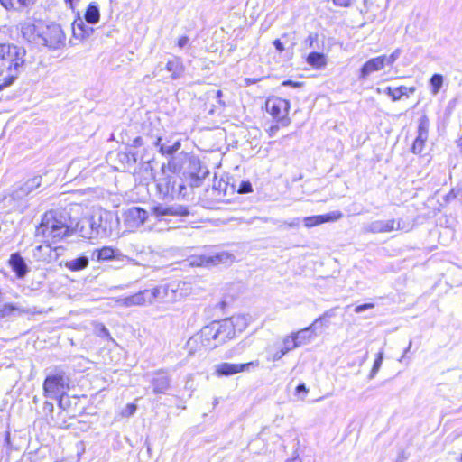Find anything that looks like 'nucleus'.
I'll return each instance as SVG.
<instances>
[{
    "label": "nucleus",
    "instance_id": "obj_46",
    "mask_svg": "<svg viewBox=\"0 0 462 462\" xmlns=\"http://www.w3.org/2000/svg\"><path fill=\"white\" fill-rule=\"evenodd\" d=\"M300 219L299 217H295L293 218L291 221L290 222H287V221H284L281 226L280 227H283V226H287V227H290V228H294V227H298L300 226Z\"/></svg>",
    "mask_w": 462,
    "mask_h": 462
},
{
    "label": "nucleus",
    "instance_id": "obj_43",
    "mask_svg": "<svg viewBox=\"0 0 462 462\" xmlns=\"http://www.w3.org/2000/svg\"><path fill=\"white\" fill-rule=\"evenodd\" d=\"M303 223L306 227H313L319 225L317 216L305 217Z\"/></svg>",
    "mask_w": 462,
    "mask_h": 462
},
{
    "label": "nucleus",
    "instance_id": "obj_21",
    "mask_svg": "<svg viewBox=\"0 0 462 462\" xmlns=\"http://www.w3.org/2000/svg\"><path fill=\"white\" fill-rule=\"evenodd\" d=\"M8 263L17 279H23L30 271L24 258L17 252L11 254Z\"/></svg>",
    "mask_w": 462,
    "mask_h": 462
},
{
    "label": "nucleus",
    "instance_id": "obj_58",
    "mask_svg": "<svg viewBox=\"0 0 462 462\" xmlns=\"http://www.w3.org/2000/svg\"><path fill=\"white\" fill-rule=\"evenodd\" d=\"M280 126H281V125H280L278 123H276V125H272V126L270 127V129H269L270 135H271V136H272V135H274V134H276V132L279 130V127H280Z\"/></svg>",
    "mask_w": 462,
    "mask_h": 462
},
{
    "label": "nucleus",
    "instance_id": "obj_41",
    "mask_svg": "<svg viewBox=\"0 0 462 462\" xmlns=\"http://www.w3.org/2000/svg\"><path fill=\"white\" fill-rule=\"evenodd\" d=\"M240 194H247L253 191L252 184L249 180H243L240 182L238 189Z\"/></svg>",
    "mask_w": 462,
    "mask_h": 462
},
{
    "label": "nucleus",
    "instance_id": "obj_10",
    "mask_svg": "<svg viewBox=\"0 0 462 462\" xmlns=\"http://www.w3.org/2000/svg\"><path fill=\"white\" fill-rule=\"evenodd\" d=\"M152 214L158 220H166L168 217H188L189 210L188 207L178 203L171 205L159 203L152 208Z\"/></svg>",
    "mask_w": 462,
    "mask_h": 462
},
{
    "label": "nucleus",
    "instance_id": "obj_16",
    "mask_svg": "<svg viewBox=\"0 0 462 462\" xmlns=\"http://www.w3.org/2000/svg\"><path fill=\"white\" fill-rule=\"evenodd\" d=\"M428 132H429V119L427 116H423L420 118L419 125H418V135L415 138L412 146L411 152L414 154H420L425 146V143L428 139Z\"/></svg>",
    "mask_w": 462,
    "mask_h": 462
},
{
    "label": "nucleus",
    "instance_id": "obj_24",
    "mask_svg": "<svg viewBox=\"0 0 462 462\" xmlns=\"http://www.w3.org/2000/svg\"><path fill=\"white\" fill-rule=\"evenodd\" d=\"M32 257L37 262L49 263L52 259V247L51 245H39L32 250Z\"/></svg>",
    "mask_w": 462,
    "mask_h": 462
},
{
    "label": "nucleus",
    "instance_id": "obj_13",
    "mask_svg": "<svg viewBox=\"0 0 462 462\" xmlns=\"http://www.w3.org/2000/svg\"><path fill=\"white\" fill-rule=\"evenodd\" d=\"M259 361H252L245 364L221 363L216 366L218 376H230L238 373L248 371L250 367H257Z\"/></svg>",
    "mask_w": 462,
    "mask_h": 462
},
{
    "label": "nucleus",
    "instance_id": "obj_44",
    "mask_svg": "<svg viewBox=\"0 0 462 462\" xmlns=\"http://www.w3.org/2000/svg\"><path fill=\"white\" fill-rule=\"evenodd\" d=\"M43 414L45 416H51L54 411V405L52 402L46 401L43 404Z\"/></svg>",
    "mask_w": 462,
    "mask_h": 462
},
{
    "label": "nucleus",
    "instance_id": "obj_17",
    "mask_svg": "<svg viewBox=\"0 0 462 462\" xmlns=\"http://www.w3.org/2000/svg\"><path fill=\"white\" fill-rule=\"evenodd\" d=\"M96 222V234L97 236L106 237L112 232V215L110 212H103L98 215H93Z\"/></svg>",
    "mask_w": 462,
    "mask_h": 462
},
{
    "label": "nucleus",
    "instance_id": "obj_34",
    "mask_svg": "<svg viewBox=\"0 0 462 462\" xmlns=\"http://www.w3.org/2000/svg\"><path fill=\"white\" fill-rule=\"evenodd\" d=\"M444 83V77L442 74L434 73L429 79L430 91L433 96L439 94Z\"/></svg>",
    "mask_w": 462,
    "mask_h": 462
},
{
    "label": "nucleus",
    "instance_id": "obj_39",
    "mask_svg": "<svg viewBox=\"0 0 462 462\" xmlns=\"http://www.w3.org/2000/svg\"><path fill=\"white\" fill-rule=\"evenodd\" d=\"M401 53H402V51H401V49L398 48V49L394 50L389 56H387V55H381V56L383 59V62L385 65L392 66L397 60V59L400 57Z\"/></svg>",
    "mask_w": 462,
    "mask_h": 462
},
{
    "label": "nucleus",
    "instance_id": "obj_33",
    "mask_svg": "<svg viewBox=\"0 0 462 462\" xmlns=\"http://www.w3.org/2000/svg\"><path fill=\"white\" fill-rule=\"evenodd\" d=\"M217 321H213L209 325L205 326L201 329V337L205 341L209 342L210 340L217 343Z\"/></svg>",
    "mask_w": 462,
    "mask_h": 462
},
{
    "label": "nucleus",
    "instance_id": "obj_28",
    "mask_svg": "<svg viewBox=\"0 0 462 462\" xmlns=\"http://www.w3.org/2000/svg\"><path fill=\"white\" fill-rule=\"evenodd\" d=\"M166 69L171 72V78L175 80L180 79L184 72V65L182 60L180 57H173L169 60L166 64Z\"/></svg>",
    "mask_w": 462,
    "mask_h": 462
},
{
    "label": "nucleus",
    "instance_id": "obj_32",
    "mask_svg": "<svg viewBox=\"0 0 462 462\" xmlns=\"http://www.w3.org/2000/svg\"><path fill=\"white\" fill-rule=\"evenodd\" d=\"M307 63L314 69H321L326 66L327 59L324 53L312 51L306 59Z\"/></svg>",
    "mask_w": 462,
    "mask_h": 462
},
{
    "label": "nucleus",
    "instance_id": "obj_29",
    "mask_svg": "<svg viewBox=\"0 0 462 462\" xmlns=\"http://www.w3.org/2000/svg\"><path fill=\"white\" fill-rule=\"evenodd\" d=\"M416 90V88L414 87H411V88H407V87H404V86H401V87H398V88H392L391 87H387L384 90H383V93H385L386 95H388L393 101H398L400 100L403 96H406L408 97L407 95V91H409L410 93H414Z\"/></svg>",
    "mask_w": 462,
    "mask_h": 462
},
{
    "label": "nucleus",
    "instance_id": "obj_54",
    "mask_svg": "<svg viewBox=\"0 0 462 462\" xmlns=\"http://www.w3.org/2000/svg\"><path fill=\"white\" fill-rule=\"evenodd\" d=\"M273 46L275 47L276 51L279 52H282L284 51L283 43L279 39H276L273 41Z\"/></svg>",
    "mask_w": 462,
    "mask_h": 462
},
{
    "label": "nucleus",
    "instance_id": "obj_19",
    "mask_svg": "<svg viewBox=\"0 0 462 462\" xmlns=\"http://www.w3.org/2000/svg\"><path fill=\"white\" fill-rule=\"evenodd\" d=\"M385 64L382 56L371 58L366 60L359 69L358 79L365 80L368 77L376 71H380L384 68Z\"/></svg>",
    "mask_w": 462,
    "mask_h": 462
},
{
    "label": "nucleus",
    "instance_id": "obj_61",
    "mask_svg": "<svg viewBox=\"0 0 462 462\" xmlns=\"http://www.w3.org/2000/svg\"><path fill=\"white\" fill-rule=\"evenodd\" d=\"M5 444L6 446H10L11 445V438H10V432L9 431H5Z\"/></svg>",
    "mask_w": 462,
    "mask_h": 462
},
{
    "label": "nucleus",
    "instance_id": "obj_49",
    "mask_svg": "<svg viewBox=\"0 0 462 462\" xmlns=\"http://www.w3.org/2000/svg\"><path fill=\"white\" fill-rule=\"evenodd\" d=\"M165 166L168 168V170L171 172V173H175L177 171H178V165L174 160V158H171L169 161H168V163L167 165L165 164Z\"/></svg>",
    "mask_w": 462,
    "mask_h": 462
},
{
    "label": "nucleus",
    "instance_id": "obj_8",
    "mask_svg": "<svg viewBox=\"0 0 462 462\" xmlns=\"http://www.w3.org/2000/svg\"><path fill=\"white\" fill-rule=\"evenodd\" d=\"M49 49L58 50L65 44V34L60 25L52 23L41 32L39 43Z\"/></svg>",
    "mask_w": 462,
    "mask_h": 462
},
{
    "label": "nucleus",
    "instance_id": "obj_48",
    "mask_svg": "<svg viewBox=\"0 0 462 462\" xmlns=\"http://www.w3.org/2000/svg\"><path fill=\"white\" fill-rule=\"evenodd\" d=\"M334 5L341 7L350 6L356 0H332Z\"/></svg>",
    "mask_w": 462,
    "mask_h": 462
},
{
    "label": "nucleus",
    "instance_id": "obj_9",
    "mask_svg": "<svg viewBox=\"0 0 462 462\" xmlns=\"http://www.w3.org/2000/svg\"><path fill=\"white\" fill-rule=\"evenodd\" d=\"M107 161L112 163L116 171H132L135 169L137 155L128 151V149L125 152H110L107 155Z\"/></svg>",
    "mask_w": 462,
    "mask_h": 462
},
{
    "label": "nucleus",
    "instance_id": "obj_15",
    "mask_svg": "<svg viewBox=\"0 0 462 462\" xmlns=\"http://www.w3.org/2000/svg\"><path fill=\"white\" fill-rule=\"evenodd\" d=\"M36 313H41V311H37L35 307H24L22 306L20 303H5L0 306V319L21 316L23 314Z\"/></svg>",
    "mask_w": 462,
    "mask_h": 462
},
{
    "label": "nucleus",
    "instance_id": "obj_7",
    "mask_svg": "<svg viewBox=\"0 0 462 462\" xmlns=\"http://www.w3.org/2000/svg\"><path fill=\"white\" fill-rule=\"evenodd\" d=\"M267 112L271 114L273 118L281 126H288L291 124V119L288 116L291 107L290 102L283 98H269L265 102Z\"/></svg>",
    "mask_w": 462,
    "mask_h": 462
},
{
    "label": "nucleus",
    "instance_id": "obj_31",
    "mask_svg": "<svg viewBox=\"0 0 462 462\" xmlns=\"http://www.w3.org/2000/svg\"><path fill=\"white\" fill-rule=\"evenodd\" d=\"M316 326L312 323L310 327L300 329L296 333H292L299 346L306 344L310 338L316 336L315 329Z\"/></svg>",
    "mask_w": 462,
    "mask_h": 462
},
{
    "label": "nucleus",
    "instance_id": "obj_56",
    "mask_svg": "<svg viewBox=\"0 0 462 462\" xmlns=\"http://www.w3.org/2000/svg\"><path fill=\"white\" fill-rule=\"evenodd\" d=\"M136 411V405L135 404H128L126 406V409H125V414H127V415H133Z\"/></svg>",
    "mask_w": 462,
    "mask_h": 462
},
{
    "label": "nucleus",
    "instance_id": "obj_47",
    "mask_svg": "<svg viewBox=\"0 0 462 462\" xmlns=\"http://www.w3.org/2000/svg\"><path fill=\"white\" fill-rule=\"evenodd\" d=\"M302 85V82L293 81L291 79H287L282 82V86L290 88H300Z\"/></svg>",
    "mask_w": 462,
    "mask_h": 462
},
{
    "label": "nucleus",
    "instance_id": "obj_23",
    "mask_svg": "<svg viewBox=\"0 0 462 462\" xmlns=\"http://www.w3.org/2000/svg\"><path fill=\"white\" fill-rule=\"evenodd\" d=\"M21 33L27 42L39 43L41 31L33 23L26 21L21 23Z\"/></svg>",
    "mask_w": 462,
    "mask_h": 462
},
{
    "label": "nucleus",
    "instance_id": "obj_1",
    "mask_svg": "<svg viewBox=\"0 0 462 462\" xmlns=\"http://www.w3.org/2000/svg\"><path fill=\"white\" fill-rule=\"evenodd\" d=\"M96 230L95 217H86L76 221L66 209H51L42 217L35 235L55 244L76 234L85 239L97 238Z\"/></svg>",
    "mask_w": 462,
    "mask_h": 462
},
{
    "label": "nucleus",
    "instance_id": "obj_50",
    "mask_svg": "<svg viewBox=\"0 0 462 462\" xmlns=\"http://www.w3.org/2000/svg\"><path fill=\"white\" fill-rule=\"evenodd\" d=\"M142 299H143V297L140 294L134 295V296L126 299V304L127 305L139 304Z\"/></svg>",
    "mask_w": 462,
    "mask_h": 462
},
{
    "label": "nucleus",
    "instance_id": "obj_55",
    "mask_svg": "<svg viewBox=\"0 0 462 462\" xmlns=\"http://www.w3.org/2000/svg\"><path fill=\"white\" fill-rule=\"evenodd\" d=\"M36 0H17L21 7H28L32 5Z\"/></svg>",
    "mask_w": 462,
    "mask_h": 462
},
{
    "label": "nucleus",
    "instance_id": "obj_25",
    "mask_svg": "<svg viewBox=\"0 0 462 462\" xmlns=\"http://www.w3.org/2000/svg\"><path fill=\"white\" fill-rule=\"evenodd\" d=\"M64 267L71 272H80L86 269L89 264V258L85 254H80L75 258L66 260Z\"/></svg>",
    "mask_w": 462,
    "mask_h": 462
},
{
    "label": "nucleus",
    "instance_id": "obj_26",
    "mask_svg": "<svg viewBox=\"0 0 462 462\" xmlns=\"http://www.w3.org/2000/svg\"><path fill=\"white\" fill-rule=\"evenodd\" d=\"M162 137H158L154 142V145L159 148V152L162 155L172 156L181 146L180 140H177L172 143H171L170 141L162 143Z\"/></svg>",
    "mask_w": 462,
    "mask_h": 462
},
{
    "label": "nucleus",
    "instance_id": "obj_52",
    "mask_svg": "<svg viewBox=\"0 0 462 462\" xmlns=\"http://www.w3.org/2000/svg\"><path fill=\"white\" fill-rule=\"evenodd\" d=\"M318 41V34L317 33H311L308 36L306 39V43L309 45L310 48L313 47V44L315 42Z\"/></svg>",
    "mask_w": 462,
    "mask_h": 462
},
{
    "label": "nucleus",
    "instance_id": "obj_64",
    "mask_svg": "<svg viewBox=\"0 0 462 462\" xmlns=\"http://www.w3.org/2000/svg\"><path fill=\"white\" fill-rule=\"evenodd\" d=\"M286 462H301V460L298 456H295L292 458L287 459Z\"/></svg>",
    "mask_w": 462,
    "mask_h": 462
},
{
    "label": "nucleus",
    "instance_id": "obj_3",
    "mask_svg": "<svg viewBox=\"0 0 462 462\" xmlns=\"http://www.w3.org/2000/svg\"><path fill=\"white\" fill-rule=\"evenodd\" d=\"M70 383L69 373L61 365L54 366L43 381L42 388L45 397H63L69 390Z\"/></svg>",
    "mask_w": 462,
    "mask_h": 462
},
{
    "label": "nucleus",
    "instance_id": "obj_11",
    "mask_svg": "<svg viewBox=\"0 0 462 462\" xmlns=\"http://www.w3.org/2000/svg\"><path fill=\"white\" fill-rule=\"evenodd\" d=\"M208 173L209 171L207 167L202 166L199 159L194 157L189 159L188 174L191 187L200 186L202 180H204Z\"/></svg>",
    "mask_w": 462,
    "mask_h": 462
},
{
    "label": "nucleus",
    "instance_id": "obj_12",
    "mask_svg": "<svg viewBox=\"0 0 462 462\" xmlns=\"http://www.w3.org/2000/svg\"><path fill=\"white\" fill-rule=\"evenodd\" d=\"M148 212L140 207H132L124 213V221L127 227L137 228L148 218Z\"/></svg>",
    "mask_w": 462,
    "mask_h": 462
},
{
    "label": "nucleus",
    "instance_id": "obj_37",
    "mask_svg": "<svg viewBox=\"0 0 462 462\" xmlns=\"http://www.w3.org/2000/svg\"><path fill=\"white\" fill-rule=\"evenodd\" d=\"M383 360V352H379L377 354V356H376L374 362L373 367L370 371L369 379H373L376 375V374L378 373V371L380 370V368L382 366Z\"/></svg>",
    "mask_w": 462,
    "mask_h": 462
},
{
    "label": "nucleus",
    "instance_id": "obj_4",
    "mask_svg": "<svg viewBox=\"0 0 462 462\" xmlns=\"http://www.w3.org/2000/svg\"><path fill=\"white\" fill-rule=\"evenodd\" d=\"M166 166L163 163L161 167V174L159 177H154V182L156 189L162 199L166 198H185L186 197V186L180 182L177 185V178L174 175L166 174Z\"/></svg>",
    "mask_w": 462,
    "mask_h": 462
},
{
    "label": "nucleus",
    "instance_id": "obj_36",
    "mask_svg": "<svg viewBox=\"0 0 462 462\" xmlns=\"http://www.w3.org/2000/svg\"><path fill=\"white\" fill-rule=\"evenodd\" d=\"M297 342L298 341H296L294 336L291 334L283 339L282 348L284 350V352L288 353L289 351L300 346Z\"/></svg>",
    "mask_w": 462,
    "mask_h": 462
},
{
    "label": "nucleus",
    "instance_id": "obj_60",
    "mask_svg": "<svg viewBox=\"0 0 462 462\" xmlns=\"http://www.w3.org/2000/svg\"><path fill=\"white\" fill-rule=\"evenodd\" d=\"M258 81H259V79H254H254H252V78H245V84L247 86L252 85V84H255Z\"/></svg>",
    "mask_w": 462,
    "mask_h": 462
},
{
    "label": "nucleus",
    "instance_id": "obj_42",
    "mask_svg": "<svg viewBox=\"0 0 462 462\" xmlns=\"http://www.w3.org/2000/svg\"><path fill=\"white\" fill-rule=\"evenodd\" d=\"M97 335L102 337L111 338L109 330L103 324H98L96 327Z\"/></svg>",
    "mask_w": 462,
    "mask_h": 462
},
{
    "label": "nucleus",
    "instance_id": "obj_57",
    "mask_svg": "<svg viewBox=\"0 0 462 462\" xmlns=\"http://www.w3.org/2000/svg\"><path fill=\"white\" fill-rule=\"evenodd\" d=\"M296 393L298 394L303 393H308V388L306 387L305 383H300L297 385L296 387Z\"/></svg>",
    "mask_w": 462,
    "mask_h": 462
},
{
    "label": "nucleus",
    "instance_id": "obj_22",
    "mask_svg": "<svg viewBox=\"0 0 462 462\" xmlns=\"http://www.w3.org/2000/svg\"><path fill=\"white\" fill-rule=\"evenodd\" d=\"M150 383L152 386L153 393L164 394L171 386V379L166 374L158 372L152 375Z\"/></svg>",
    "mask_w": 462,
    "mask_h": 462
},
{
    "label": "nucleus",
    "instance_id": "obj_63",
    "mask_svg": "<svg viewBox=\"0 0 462 462\" xmlns=\"http://www.w3.org/2000/svg\"><path fill=\"white\" fill-rule=\"evenodd\" d=\"M397 458H398V459H402V461L404 462V461L408 458V457L405 455V452L402 450V451H401V452L399 453V455H398V457H397Z\"/></svg>",
    "mask_w": 462,
    "mask_h": 462
},
{
    "label": "nucleus",
    "instance_id": "obj_45",
    "mask_svg": "<svg viewBox=\"0 0 462 462\" xmlns=\"http://www.w3.org/2000/svg\"><path fill=\"white\" fill-rule=\"evenodd\" d=\"M374 307V303H364V304H361V305H358L355 308L354 311L356 313H361L363 311H365L367 310H371Z\"/></svg>",
    "mask_w": 462,
    "mask_h": 462
},
{
    "label": "nucleus",
    "instance_id": "obj_27",
    "mask_svg": "<svg viewBox=\"0 0 462 462\" xmlns=\"http://www.w3.org/2000/svg\"><path fill=\"white\" fill-rule=\"evenodd\" d=\"M94 28L87 25L85 21L78 18L73 23V35L79 39H86L93 34Z\"/></svg>",
    "mask_w": 462,
    "mask_h": 462
},
{
    "label": "nucleus",
    "instance_id": "obj_38",
    "mask_svg": "<svg viewBox=\"0 0 462 462\" xmlns=\"http://www.w3.org/2000/svg\"><path fill=\"white\" fill-rule=\"evenodd\" d=\"M335 310H336V308L330 309V310L325 311L319 318L316 319L313 321L314 326H316L318 328L319 326H322L323 322H328V320L330 318H332L336 315Z\"/></svg>",
    "mask_w": 462,
    "mask_h": 462
},
{
    "label": "nucleus",
    "instance_id": "obj_6",
    "mask_svg": "<svg viewBox=\"0 0 462 462\" xmlns=\"http://www.w3.org/2000/svg\"><path fill=\"white\" fill-rule=\"evenodd\" d=\"M42 184V177L34 176L23 184L15 187L9 195L11 200L14 202L13 208L21 209L22 211L27 208L26 199L31 193Z\"/></svg>",
    "mask_w": 462,
    "mask_h": 462
},
{
    "label": "nucleus",
    "instance_id": "obj_20",
    "mask_svg": "<svg viewBox=\"0 0 462 462\" xmlns=\"http://www.w3.org/2000/svg\"><path fill=\"white\" fill-rule=\"evenodd\" d=\"M400 228V223H398L397 227H395V220L390 219L387 221L383 220H375L373 221L366 226L363 227L364 233H372V234H377V233H386L391 232L394 229Z\"/></svg>",
    "mask_w": 462,
    "mask_h": 462
},
{
    "label": "nucleus",
    "instance_id": "obj_51",
    "mask_svg": "<svg viewBox=\"0 0 462 462\" xmlns=\"http://www.w3.org/2000/svg\"><path fill=\"white\" fill-rule=\"evenodd\" d=\"M287 353L284 352V350L282 348H280L279 350H277L275 353L273 354L272 357L271 358H268L269 360H272V361H278L280 360L283 356H285Z\"/></svg>",
    "mask_w": 462,
    "mask_h": 462
},
{
    "label": "nucleus",
    "instance_id": "obj_30",
    "mask_svg": "<svg viewBox=\"0 0 462 462\" xmlns=\"http://www.w3.org/2000/svg\"><path fill=\"white\" fill-rule=\"evenodd\" d=\"M84 20L88 24H96L100 20L99 6L96 2H92L87 7L84 14Z\"/></svg>",
    "mask_w": 462,
    "mask_h": 462
},
{
    "label": "nucleus",
    "instance_id": "obj_5",
    "mask_svg": "<svg viewBox=\"0 0 462 462\" xmlns=\"http://www.w3.org/2000/svg\"><path fill=\"white\" fill-rule=\"evenodd\" d=\"M234 255L230 253L222 251L215 253H207L202 254H194L187 259L189 266L211 268L219 264L232 263Z\"/></svg>",
    "mask_w": 462,
    "mask_h": 462
},
{
    "label": "nucleus",
    "instance_id": "obj_40",
    "mask_svg": "<svg viewBox=\"0 0 462 462\" xmlns=\"http://www.w3.org/2000/svg\"><path fill=\"white\" fill-rule=\"evenodd\" d=\"M121 142L126 145V149H128L129 147H141L143 144V141L141 136L134 138L131 143L130 140L125 141L124 137H122Z\"/></svg>",
    "mask_w": 462,
    "mask_h": 462
},
{
    "label": "nucleus",
    "instance_id": "obj_2",
    "mask_svg": "<svg viewBox=\"0 0 462 462\" xmlns=\"http://www.w3.org/2000/svg\"><path fill=\"white\" fill-rule=\"evenodd\" d=\"M24 48L14 44L0 43V60L7 66L10 74L0 83V91L10 87L17 79L21 69L24 65Z\"/></svg>",
    "mask_w": 462,
    "mask_h": 462
},
{
    "label": "nucleus",
    "instance_id": "obj_59",
    "mask_svg": "<svg viewBox=\"0 0 462 462\" xmlns=\"http://www.w3.org/2000/svg\"><path fill=\"white\" fill-rule=\"evenodd\" d=\"M411 345H412V341L410 340L409 342V345L408 346L404 349V352H403V355L402 356L400 361H402V359H404L406 356H407V354L409 353L411 347Z\"/></svg>",
    "mask_w": 462,
    "mask_h": 462
},
{
    "label": "nucleus",
    "instance_id": "obj_62",
    "mask_svg": "<svg viewBox=\"0 0 462 462\" xmlns=\"http://www.w3.org/2000/svg\"><path fill=\"white\" fill-rule=\"evenodd\" d=\"M56 399L58 400V406L60 408H61L62 410H65L66 409V404L64 403L62 397L56 398Z\"/></svg>",
    "mask_w": 462,
    "mask_h": 462
},
{
    "label": "nucleus",
    "instance_id": "obj_35",
    "mask_svg": "<svg viewBox=\"0 0 462 462\" xmlns=\"http://www.w3.org/2000/svg\"><path fill=\"white\" fill-rule=\"evenodd\" d=\"M343 214L341 211L336 210L324 215H317L318 223L321 225L327 222H334L342 218Z\"/></svg>",
    "mask_w": 462,
    "mask_h": 462
},
{
    "label": "nucleus",
    "instance_id": "obj_14",
    "mask_svg": "<svg viewBox=\"0 0 462 462\" xmlns=\"http://www.w3.org/2000/svg\"><path fill=\"white\" fill-rule=\"evenodd\" d=\"M92 258L96 259L98 262L103 261H119V262H125L129 263L130 258L124 255L118 249L110 247V246H104L99 249H95L92 252Z\"/></svg>",
    "mask_w": 462,
    "mask_h": 462
},
{
    "label": "nucleus",
    "instance_id": "obj_18",
    "mask_svg": "<svg viewBox=\"0 0 462 462\" xmlns=\"http://www.w3.org/2000/svg\"><path fill=\"white\" fill-rule=\"evenodd\" d=\"M217 343H214V347L224 344L226 340L235 337L236 330L232 319H223L217 321Z\"/></svg>",
    "mask_w": 462,
    "mask_h": 462
},
{
    "label": "nucleus",
    "instance_id": "obj_53",
    "mask_svg": "<svg viewBox=\"0 0 462 462\" xmlns=\"http://www.w3.org/2000/svg\"><path fill=\"white\" fill-rule=\"evenodd\" d=\"M189 41V39L188 36H181L178 40L177 45L179 48L182 49L188 44Z\"/></svg>",
    "mask_w": 462,
    "mask_h": 462
}]
</instances>
